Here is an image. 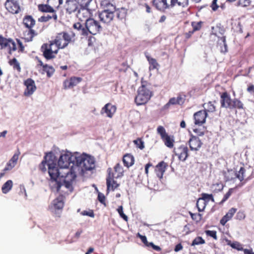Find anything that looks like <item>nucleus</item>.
<instances>
[{"mask_svg": "<svg viewBox=\"0 0 254 254\" xmlns=\"http://www.w3.org/2000/svg\"><path fill=\"white\" fill-rule=\"evenodd\" d=\"M73 27L80 31V34L82 36H88V35H96L99 33L102 29L100 23L94 18L86 20L85 23V27L80 22H76L73 25Z\"/></svg>", "mask_w": 254, "mask_h": 254, "instance_id": "nucleus-1", "label": "nucleus"}, {"mask_svg": "<svg viewBox=\"0 0 254 254\" xmlns=\"http://www.w3.org/2000/svg\"><path fill=\"white\" fill-rule=\"evenodd\" d=\"M48 173L51 178V190L52 191L59 192L60 190L62 184L57 180L58 177H61L62 172H61L57 167V165L53 161H48Z\"/></svg>", "mask_w": 254, "mask_h": 254, "instance_id": "nucleus-2", "label": "nucleus"}, {"mask_svg": "<svg viewBox=\"0 0 254 254\" xmlns=\"http://www.w3.org/2000/svg\"><path fill=\"white\" fill-rule=\"evenodd\" d=\"M74 37L75 34L72 31H62L57 33L54 40L51 41L56 46L58 49H63L74 41Z\"/></svg>", "mask_w": 254, "mask_h": 254, "instance_id": "nucleus-3", "label": "nucleus"}, {"mask_svg": "<svg viewBox=\"0 0 254 254\" xmlns=\"http://www.w3.org/2000/svg\"><path fill=\"white\" fill-rule=\"evenodd\" d=\"M22 23L27 28L24 33V38L26 42H31L33 38L38 35V33L33 29L36 24L34 18L30 15H26L23 18Z\"/></svg>", "mask_w": 254, "mask_h": 254, "instance_id": "nucleus-4", "label": "nucleus"}, {"mask_svg": "<svg viewBox=\"0 0 254 254\" xmlns=\"http://www.w3.org/2000/svg\"><path fill=\"white\" fill-rule=\"evenodd\" d=\"M75 159L76 166L80 168L83 172L92 170L95 168V159L90 155L82 154L75 157Z\"/></svg>", "mask_w": 254, "mask_h": 254, "instance_id": "nucleus-5", "label": "nucleus"}, {"mask_svg": "<svg viewBox=\"0 0 254 254\" xmlns=\"http://www.w3.org/2000/svg\"><path fill=\"white\" fill-rule=\"evenodd\" d=\"M153 95L152 92L147 85H141L137 90V94L134 101L137 105H141L146 104Z\"/></svg>", "mask_w": 254, "mask_h": 254, "instance_id": "nucleus-6", "label": "nucleus"}, {"mask_svg": "<svg viewBox=\"0 0 254 254\" xmlns=\"http://www.w3.org/2000/svg\"><path fill=\"white\" fill-rule=\"evenodd\" d=\"M73 157L71 153L66 151L61 153L58 162V166L61 170L68 168L70 164L72 163L73 161L72 158Z\"/></svg>", "mask_w": 254, "mask_h": 254, "instance_id": "nucleus-7", "label": "nucleus"}, {"mask_svg": "<svg viewBox=\"0 0 254 254\" xmlns=\"http://www.w3.org/2000/svg\"><path fill=\"white\" fill-rule=\"evenodd\" d=\"M54 44L50 41V44H44L41 47V51L43 52V56L47 60H50L55 57V54L58 52L59 49L57 48L56 50H53L52 47Z\"/></svg>", "mask_w": 254, "mask_h": 254, "instance_id": "nucleus-8", "label": "nucleus"}, {"mask_svg": "<svg viewBox=\"0 0 254 254\" xmlns=\"http://www.w3.org/2000/svg\"><path fill=\"white\" fill-rule=\"evenodd\" d=\"M7 48L9 50V54H11L12 52L16 50V45L14 41L10 39L4 38L2 35H0V49H3Z\"/></svg>", "mask_w": 254, "mask_h": 254, "instance_id": "nucleus-9", "label": "nucleus"}, {"mask_svg": "<svg viewBox=\"0 0 254 254\" xmlns=\"http://www.w3.org/2000/svg\"><path fill=\"white\" fill-rule=\"evenodd\" d=\"M107 173L108 175L106 178L107 191L110 190L114 191L119 187L120 185L117 183L116 181L114 180L115 177L112 168H109L107 170Z\"/></svg>", "mask_w": 254, "mask_h": 254, "instance_id": "nucleus-10", "label": "nucleus"}, {"mask_svg": "<svg viewBox=\"0 0 254 254\" xmlns=\"http://www.w3.org/2000/svg\"><path fill=\"white\" fill-rule=\"evenodd\" d=\"M76 175L71 169H65V171L61 175V178H64V182L66 188L71 185V183L75 179Z\"/></svg>", "mask_w": 254, "mask_h": 254, "instance_id": "nucleus-11", "label": "nucleus"}, {"mask_svg": "<svg viewBox=\"0 0 254 254\" xmlns=\"http://www.w3.org/2000/svg\"><path fill=\"white\" fill-rule=\"evenodd\" d=\"M152 3L157 10L162 12H166L167 9L173 8L169 0H152Z\"/></svg>", "mask_w": 254, "mask_h": 254, "instance_id": "nucleus-12", "label": "nucleus"}, {"mask_svg": "<svg viewBox=\"0 0 254 254\" xmlns=\"http://www.w3.org/2000/svg\"><path fill=\"white\" fill-rule=\"evenodd\" d=\"M174 152L179 160L184 162L189 156V150L187 145H181L174 149Z\"/></svg>", "mask_w": 254, "mask_h": 254, "instance_id": "nucleus-13", "label": "nucleus"}, {"mask_svg": "<svg viewBox=\"0 0 254 254\" xmlns=\"http://www.w3.org/2000/svg\"><path fill=\"white\" fill-rule=\"evenodd\" d=\"M5 9L9 13L15 14L20 11V6L16 0H6L4 3Z\"/></svg>", "mask_w": 254, "mask_h": 254, "instance_id": "nucleus-14", "label": "nucleus"}, {"mask_svg": "<svg viewBox=\"0 0 254 254\" xmlns=\"http://www.w3.org/2000/svg\"><path fill=\"white\" fill-rule=\"evenodd\" d=\"M188 144L190 150L197 151L201 147L203 143L198 136L190 133Z\"/></svg>", "mask_w": 254, "mask_h": 254, "instance_id": "nucleus-15", "label": "nucleus"}, {"mask_svg": "<svg viewBox=\"0 0 254 254\" xmlns=\"http://www.w3.org/2000/svg\"><path fill=\"white\" fill-rule=\"evenodd\" d=\"M77 16L81 21H85L86 22V20L92 18V10L88 8V7L80 6Z\"/></svg>", "mask_w": 254, "mask_h": 254, "instance_id": "nucleus-16", "label": "nucleus"}, {"mask_svg": "<svg viewBox=\"0 0 254 254\" xmlns=\"http://www.w3.org/2000/svg\"><path fill=\"white\" fill-rule=\"evenodd\" d=\"M24 84L26 86L24 92V94L26 96H29L33 94L37 89L34 81L30 78L25 80Z\"/></svg>", "mask_w": 254, "mask_h": 254, "instance_id": "nucleus-17", "label": "nucleus"}, {"mask_svg": "<svg viewBox=\"0 0 254 254\" xmlns=\"http://www.w3.org/2000/svg\"><path fill=\"white\" fill-rule=\"evenodd\" d=\"M117 110L116 106L110 103L106 104L101 109V114H106V116L109 118H112Z\"/></svg>", "mask_w": 254, "mask_h": 254, "instance_id": "nucleus-18", "label": "nucleus"}, {"mask_svg": "<svg viewBox=\"0 0 254 254\" xmlns=\"http://www.w3.org/2000/svg\"><path fill=\"white\" fill-rule=\"evenodd\" d=\"M233 99L230 95L227 92H223L220 96L221 106L222 108H228L230 110Z\"/></svg>", "mask_w": 254, "mask_h": 254, "instance_id": "nucleus-19", "label": "nucleus"}, {"mask_svg": "<svg viewBox=\"0 0 254 254\" xmlns=\"http://www.w3.org/2000/svg\"><path fill=\"white\" fill-rule=\"evenodd\" d=\"M207 114L202 110L199 111L193 115L194 123L195 125L201 126L205 123Z\"/></svg>", "mask_w": 254, "mask_h": 254, "instance_id": "nucleus-20", "label": "nucleus"}, {"mask_svg": "<svg viewBox=\"0 0 254 254\" xmlns=\"http://www.w3.org/2000/svg\"><path fill=\"white\" fill-rule=\"evenodd\" d=\"M114 13L115 12L102 11L98 12V16L101 22L109 24L113 20Z\"/></svg>", "mask_w": 254, "mask_h": 254, "instance_id": "nucleus-21", "label": "nucleus"}, {"mask_svg": "<svg viewBox=\"0 0 254 254\" xmlns=\"http://www.w3.org/2000/svg\"><path fill=\"white\" fill-rule=\"evenodd\" d=\"M82 80L79 77L72 76L69 79H66L64 82L63 86L64 89L71 88L77 85Z\"/></svg>", "mask_w": 254, "mask_h": 254, "instance_id": "nucleus-22", "label": "nucleus"}, {"mask_svg": "<svg viewBox=\"0 0 254 254\" xmlns=\"http://www.w3.org/2000/svg\"><path fill=\"white\" fill-rule=\"evenodd\" d=\"M79 5V2H77L76 0H66L65 7L66 11L71 13L75 11Z\"/></svg>", "mask_w": 254, "mask_h": 254, "instance_id": "nucleus-23", "label": "nucleus"}, {"mask_svg": "<svg viewBox=\"0 0 254 254\" xmlns=\"http://www.w3.org/2000/svg\"><path fill=\"white\" fill-rule=\"evenodd\" d=\"M100 5L103 9L102 11L115 12L116 5L112 3L110 0H102Z\"/></svg>", "mask_w": 254, "mask_h": 254, "instance_id": "nucleus-24", "label": "nucleus"}, {"mask_svg": "<svg viewBox=\"0 0 254 254\" xmlns=\"http://www.w3.org/2000/svg\"><path fill=\"white\" fill-rule=\"evenodd\" d=\"M64 196L63 195L60 194L56 198H55L52 202V206L56 211L57 210H62L64 206Z\"/></svg>", "mask_w": 254, "mask_h": 254, "instance_id": "nucleus-25", "label": "nucleus"}, {"mask_svg": "<svg viewBox=\"0 0 254 254\" xmlns=\"http://www.w3.org/2000/svg\"><path fill=\"white\" fill-rule=\"evenodd\" d=\"M237 210V209L235 208L230 209L226 215L220 220V224L224 226L226 223L233 217L234 214L236 212Z\"/></svg>", "mask_w": 254, "mask_h": 254, "instance_id": "nucleus-26", "label": "nucleus"}, {"mask_svg": "<svg viewBox=\"0 0 254 254\" xmlns=\"http://www.w3.org/2000/svg\"><path fill=\"white\" fill-rule=\"evenodd\" d=\"M215 103H216V101H209L203 104L202 106L204 108L203 111L206 113L207 115H208V113H213L216 111V108Z\"/></svg>", "mask_w": 254, "mask_h": 254, "instance_id": "nucleus-27", "label": "nucleus"}, {"mask_svg": "<svg viewBox=\"0 0 254 254\" xmlns=\"http://www.w3.org/2000/svg\"><path fill=\"white\" fill-rule=\"evenodd\" d=\"M123 162L124 166L128 168L134 164V157L130 154H126L123 156Z\"/></svg>", "mask_w": 254, "mask_h": 254, "instance_id": "nucleus-28", "label": "nucleus"}, {"mask_svg": "<svg viewBox=\"0 0 254 254\" xmlns=\"http://www.w3.org/2000/svg\"><path fill=\"white\" fill-rule=\"evenodd\" d=\"M167 164L164 161L159 162L155 167V171L158 176L162 177L164 173L165 172Z\"/></svg>", "mask_w": 254, "mask_h": 254, "instance_id": "nucleus-29", "label": "nucleus"}, {"mask_svg": "<svg viewBox=\"0 0 254 254\" xmlns=\"http://www.w3.org/2000/svg\"><path fill=\"white\" fill-rule=\"evenodd\" d=\"M115 12L118 19L121 20H126L127 13V9L124 7L119 8L117 9L116 8Z\"/></svg>", "mask_w": 254, "mask_h": 254, "instance_id": "nucleus-30", "label": "nucleus"}, {"mask_svg": "<svg viewBox=\"0 0 254 254\" xmlns=\"http://www.w3.org/2000/svg\"><path fill=\"white\" fill-rule=\"evenodd\" d=\"M172 8L175 6H179L182 7H186L189 5V0H169Z\"/></svg>", "mask_w": 254, "mask_h": 254, "instance_id": "nucleus-31", "label": "nucleus"}, {"mask_svg": "<svg viewBox=\"0 0 254 254\" xmlns=\"http://www.w3.org/2000/svg\"><path fill=\"white\" fill-rule=\"evenodd\" d=\"M52 5H50L46 4H40L38 5V10L42 12H55L56 10Z\"/></svg>", "mask_w": 254, "mask_h": 254, "instance_id": "nucleus-32", "label": "nucleus"}, {"mask_svg": "<svg viewBox=\"0 0 254 254\" xmlns=\"http://www.w3.org/2000/svg\"><path fill=\"white\" fill-rule=\"evenodd\" d=\"M145 57L147 59L149 64V68L150 70H154L159 66L157 61L154 58H151L148 54H145Z\"/></svg>", "mask_w": 254, "mask_h": 254, "instance_id": "nucleus-33", "label": "nucleus"}, {"mask_svg": "<svg viewBox=\"0 0 254 254\" xmlns=\"http://www.w3.org/2000/svg\"><path fill=\"white\" fill-rule=\"evenodd\" d=\"M52 15L48 14L47 15H44L42 16H41L38 18V21L39 22H47L49 21L50 20L53 19L55 21H57L58 20V16L56 13V12H51Z\"/></svg>", "mask_w": 254, "mask_h": 254, "instance_id": "nucleus-34", "label": "nucleus"}, {"mask_svg": "<svg viewBox=\"0 0 254 254\" xmlns=\"http://www.w3.org/2000/svg\"><path fill=\"white\" fill-rule=\"evenodd\" d=\"M115 179L121 178L124 176V169L120 163H117L114 167Z\"/></svg>", "mask_w": 254, "mask_h": 254, "instance_id": "nucleus-35", "label": "nucleus"}, {"mask_svg": "<svg viewBox=\"0 0 254 254\" xmlns=\"http://www.w3.org/2000/svg\"><path fill=\"white\" fill-rule=\"evenodd\" d=\"M43 72L42 73H46L48 77H51L55 72V69L52 65L45 64L42 67Z\"/></svg>", "mask_w": 254, "mask_h": 254, "instance_id": "nucleus-36", "label": "nucleus"}, {"mask_svg": "<svg viewBox=\"0 0 254 254\" xmlns=\"http://www.w3.org/2000/svg\"><path fill=\"white\" fill-rule=\"evenodd\" d=\"M243 109L244 104L239 99L234 98L233 99L230 110H242Z\"/></svg>", "mask_w": 254, "mask_h": 254, "instance_id": "nucleus-37", "label": "nucleus"}, {"mask_svg": "<svg viewBox=\"0 0 254 254\" xmlns=\"http://www.w3.org/2000/svg\"><path fill=\"white\" fill-rule=\"evenodd\" d=\"M13 182L11 180L7 181L2 186L1 190L2 193L6 194L9 192L12 189Z\"/></svg>", "mask_w": 254, "mask_h": 254, "instance_id": "nucleus-38", "label": "nucleus"}, {"mask_svg": "<svg viewBox=\"0 0 254 254\" xmlns=\"http://www.w3.org/2000/svg\"><path fill=\"white\" fill-rule=\"evenodd\" d=\"M15 164H14L13 162H11V161L9 160V161L6 163L4 168L0 173V178H2L5 175V172L6 171L12 170L15 166Z\"/></svg>", "mask_w": 254, "mask_h": 254, "instance_id": "nucleus-39", "label": "nucleus"}, {"mask_svg": "<svg viewBox=\"0 0 254 254\" xmlns=\"http://www.w3.org/2000/svg\"><path fill=\"white\" fill-rule=\"evenodd\" d=\"M207 202L200 197L197 199L196 206L199 212H202L204 211Z\"/></svg>", "mask_w": 254, "mask_h": 254, "instance_id": "nucleus-40", "label": "nucleus"}, {"mask_svg": "<svg viewBox=\"0 0 254 254\" xmlns=\"http://www.w3.org/2000/svg\"><path fill=\"white\" fill-rule=\"evenodd\" d=\"M48 154L46 153V155L44 156V160L42 161V162L39 164V170L43 173H45L46 170V165L48 166V161H50V160H47V157H48Z\"/></svg>", "mask_w": 254, "mask_h": 254, "instance_id": "nucleus-41", "label": "nucleus"}, {"mask_svg": "<svg viewBox=\"0 0 254 254\" xmlns=\"http://www.w3.org/2000/svg\"><path fill=\"white\" fill-rule=\"evenodd\" d=\"M164 141L165 145L169 148H172L174 146V140L171 138L169 135L166 136L164 139H162Z\"/></svg>", "mask_w": 254, "mask_h": 254, "instance_id": "nucleus-42", "label": "nucleus"}, {"mask_svg": "<svg viewBox=\"0 0 254 254\" xmlns=\"http://www.w3.org/2000/svg\"><path fill=\"white\" fill-rule=\"evenodd\" d=\"M9 64L12 66L14 69L16 70L18 72L21 71V67L19 63L15 58L10 60Z\"/></svg>", "mask_w": 254, "mask_h": 254, "instance_id": "nucleus-43", "label": "nucleus"}, {"mask_svg": "<svg viewBox=\"0 0 254 254\" xmlns=\"http://www.w3.org/2000/svg\"><path fill=\"white\" fill-rule=\"evenodd\" d=\"M203 24V22L201 21H200L199 22H195V21L191 22V26L192 27V28H193L192 30H193V31L195 32V31L200 30L202 27Z\"/></svg>", "mask_w": 254, "mask_h": 254, "instance_id": "nucleus-44", "label": "nucleus"}, {"mask_svg": "<svg viewBox=\"0 0 254 254\" xmlns=\"http://www.w3.org/2000/svg\"><path fill=\"white\" fill-rule=\"evenodd\" d=\"M189 213L190 215L191 218L196 223L200 222L202 219V215L200 213H193L190 211H189Z\"/></svg>", "mask_w": 254, "mask_h": 254, "instance_id": "nucleus-45", "label": "nucleus"}, {"mask_svg": "<svg viewBox=\"0 0 254 254\" xmlns=\"http://www.w3.org/2000/svg\"><path fill=\"white\" fill-rule=\"evenodd\" d=\"M246 170L244 167H241L240 170L235 173L236 177L241 181L244 180Z\"/></svg>", "mask_w": 254, "mask_h": 254, "instance_id": "nucleus-46", "label": "nucleus"}, {"mask_svg": "<svg viewBox=\"0 0 254 254\" xmlns=\"http://www.w3.org/2000/svg\"><path fill=\"white\" fill-rule=\"evenodd\" d=\"M157 132L160 135L161 139H164L166 136L168 135L167 133L165 128L162 126H159L157 127Z\"/></svg>", "mask_w": 254, "mask_h": 254, "instance_id": "nucleus-47", "label": "nucleus"}, {"mask_svg": "<svg viewBox=\"0 0 254 254\" xmlns=\"http://www.w3.org/2000/svg\"><path fill=\"white\" fill-rule=\"evenodd\" d=\"M133 142L136 147L142 150L144 148V142L141 138H137L136 139L134 140Z\"/></svg>", "mask_w": 254, "mask_h": 254, "instance_id": "nucleus-48", "label": "nucleus"}, {"mask_svg": "<svg viewBox=\"0 0 254 254\" xmlns=\"http://www.w3.org/2000/svg\"><path fill=\"white\" fill-rule=\"evenodd\" d=\"M193 131L196 134L197 136H201L204 134L205 129L204 127H194Z\"/></svg>", "mask_w": 254, "mask_h": 254, "instance_id": "nucleus-49", "label": "nucleus"}, {"mask_svg": "<svg viewBox=\"0 0 254 254\" xmlns=\"http://www.w3.org/2000/svg\"><path fill=\"white\" fill-rule=\"evenodd\" d=\"M205 243V240L201 237H197L193 240L191 246H194L200 244H204Z\"/></svg>", "mask_w": 254, "mask_h": 254, "instance_id": "nucleus-50", "label": "nucleus"}, {"mask_svg": "<svg viewBox=\"0 0 254 254\" xmlns=\"http://www.w3.org/2000/svg\"><path fill=\"white\" fill-rule=\"evenodd\" d=\"M48 2L53 7L58 8L63 3V0H48Z\"/></svg>", "mask_w": 254, "mask_h": 254, "instance_id": "nucleus-51", "label": "nucleus"}, {"mask_svg": "<svg viewBox=\"0 0 254 254\" xmlns=\"http://www.w3.org/2000/svg\"><path fill=\"white\" fill-rule=\"evenodd\" d=\"M201 198L205 201L207 203L209 201L211 200L212 202H214V199L212 194H207L205 193H202L201 194Z\"/></svg>", "mask_w": 254, "mask_h": 254, "instance_id": "nucleus-52", "label": "nucleus"}, {"mask_svg": "<svg viewBox=\"0 0 254 254\" xmlns=\"http://www.w3.org/2000/svg\"><path fill=\"white\" fill-rule=\"evenodd\" d=\"M117 211L121 217H122L126 221H127L128 217L125 214H124L123 212V207L122 205L118 207Z\"/></svg>", "mask_w": 254, "mask_h": 254, "instance_id": "nucleus-53", "label": "nucleus"}, {"mask_svg": "<svg viewBox=\"0 0 254 254\" xmlns=\"http://www.w3.org/2000/svg\"><path fill=\"white\" fill-rule=\"evenodd\" d=\"M93 35L89 34L88 36H82V38H85L88 40V46L93 45V43L95 41V38L92 36Z\"/></svg>", "mask_w": 254, "mask_h": 254, "instance_id": "nucleus-54", "label": "nucleus"}, {"mask_svg": "<svg viewBox=\"0 0 254 254\" xmlns=\"http://www.w3.org/2000/svg\"><path fill=\"white\" fill-rule=\"evenodd\" d=\"M220 40H221L223 43L224 46L221 49V52L223 53H226L227 52V46L226 42V37L225 36H222L220 38Z\"/></svg>", "mask_w": 254, "mask_h": 254, "instance_id": "nucleus-55", "label": "nucleus"}, {"mask_svg": "<svg viewBox=\"0 0 254 254\" xmlns=\"http://www.w3.org/2000/svg\"><path fill=\"white\" fill-rule=\"evenodd\" d=\"M205 234L207 236H210L213 238L215 240L217 239V236L216 235V231L214 230H206Z\"/></svg>", "mask_w": 254, "mask_h": 254, "instance_id": "nucleus-56", "label": "nucleus"}, {"mask_svg": "<svg viewBox=\"0 0 254 254\" xmlns=\"http://www.w3.org/2000/svg\"><path fill=\"white\" fill-rule=\"evenodd\" d=\"M233 191V189H230L228 192L224 195L222 200L221 201L220 203L221 204L223 203L225 201H226L229 197L231 196Z\"/></svg>", "mask_w": 254, "mask_h": 254, "instance_id": "nucleus-57", "label": "nucleus"}, {"mask_svg": "<svg viewBox=\"0 0 254 254\" xmlns=\"http://www.w3.org/2000/svg\"><path fill=\"white\" fill-rule=\"evenodd\" d=\"M98 199L102 204H104L105 206H106V198L103 193L101 192L98 193Z\"/></svg>", "mask_w": 254, "mask_h": 254, "instance_id": "nucleus-58", "label": "nucleus"}, {"mask_svg": "<svg viewBox=\"0 0 254 254\" xmlns=\"http://www.w3.org/2000/svg\"><path fill=\"white\" fill-rule=\"evenodd\" d=\"M80 6L88 7L92 0H78Z\"/></svg>", "mask_w": 254, "mask_h": 254, "instance_id": "nucleus-59", "label": "nucleus"}, {"mask_svg": "<svg viewBox=\"0 0 254 254\" xmlns=\"http://www.w3.org/2000/svg\"><path fill=\"white\" fill-rule=\"evenodd\" d=\"M251 0H239V5L243 7H247L251 4Z\"/></svg>", "mask_w": 254, "mask_h": 254, "instance_id": "nucleus-60", "label": "nucleus"}, {"mask_svg": "<svg viewBox=\"0 0 254 254\" xmlns=\"http://www.w3.org/2000/svg\"><path fill=\"white\" fill-rule=\"evenodd\" d=\"M16 41L18 44V48H16V50L17 49L19 53H23L24 51V47L22 43L18 39H16Z\"/></svg>", "mask_w": 254, "mask_h": 254, "instance_id": "nucleus-61", "label": "nucleus"}, {"mask_svg": "<svg viewBox=\"0 0 254 254\" xmlns=\"http://www.w3.org/2000/svg\"><path fill=\"white\" fill-rule=\"evenodd\" d=\"M20 155V152L18 150L17 152L15 153L12 158L10 159L11 162H13L16 165L17 160L18 159L19 156Z\"/></svg>", "mask_w": 254, "mask_h": 254, "instance_id": "nucleus-62", "label": "nucleus"}, {"mask_svg": "<svg viewBox=\"0 0 254 254\" xmlns=\"http://www.w3.org/2000/svg\"><path fill=\"white\" fill-rule=\"evenodd\" d=\"M137 237L140 239L142 242L145 245H147V240L146 236L141 235L140 233H138L136 235Z\"/></svg>", "mask_w": 254, "mask_h": 254, "instance_id": "nucleus-63", "label": "nucleus"}, {"mask_svg": "<svg viewBox=\"0 0 254 254\" xmlns=\"http://www.w3.org/2000/svg\"><path fill=\"white\" fill-rule=\"evenodd\" d=\"M247 91L251 94H254V85L249 84L248 86Z\"/></svg>", "mask_w": 254, "mask_h": 254, "instance_id": "nucleus-64", "label": "nucleus"}]
</instances>
